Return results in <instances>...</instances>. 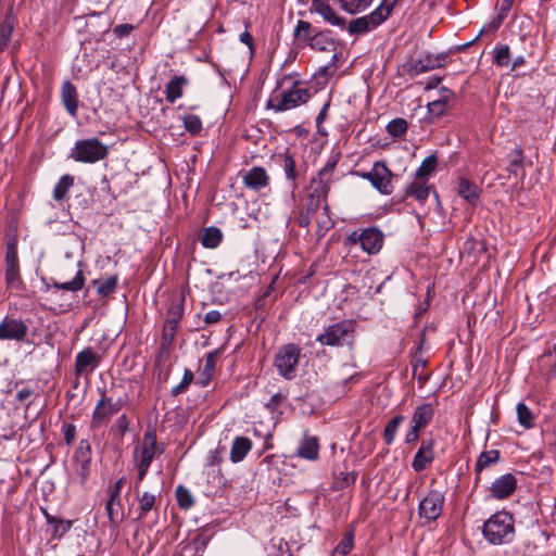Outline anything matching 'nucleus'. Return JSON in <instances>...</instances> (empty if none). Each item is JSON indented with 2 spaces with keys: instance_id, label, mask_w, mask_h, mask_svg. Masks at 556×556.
<instances>
[{
  "instance_id": "nucleus-1",
  "label": "nucleus",
  "mask_w": 556,
  "mask_h": 556,
  "mask_svg": "<svg viewBox=\"0 0 556 556\" xmlns=\"http://www.w3.org/2000/svg\"><path fill=\"white\" fill-rule=\"evenodd\" d=\"M483 538L493 545L509 544L515 538V520L510 513H494L482 526Z\"/></svg>"
},
{
  "instance_id": "nucleus-2",
  "label": "nucleus",
  "mask_w": 556,
  "mask_h": 556,
  "mask_svg": "<svg viewBox=\"0 0 556 556\" xmlns=\"http://www.w3.org/2000/svg\"><path fill=\"white\" fill-rule=\"evenodd\" d=\"M356 324L354 320L344 319L328 326L323 333L317 336L316 341L321 345L331 348L348 346L354 349Z\"/></svg>"
},
{
  "instance_id": "nucleus-3",
  "label": "nucleus",
  "mask_w": 556,
  "mask_h": 556,
  "mask_svg": "<svg viewBox=\"0 0 556 556\" xmlns=\"http://www.w3.org/2000/svg\"><path fill=\"white\" fill-rule=\"evenodd\" d=\"M395 0H383L370 14L352 20L348 26L351 35L366 34L381 25L391 14Z\"/></svg>"
},
{
  "instance_id": "nucleus-4",
  "label": "nucleus",
  "mask_w": 556,
  "mask_h": 556,
  "mask_svg": "<svg viewBox=\"0 0 556 556\" xmlns=\"http://www.w3.org/2000/svg\"><path fill=\"white\" fill-rule=\"evenodd\" d=\"M309 98V90L301 87L299 81H294L289 90L271 96L267 106L276 112H283L306 103Z\"/></svg>"
},
{
  "instance_id": "nucleus-5",
  "label": "nucleus",
  "mask_w": 556,
  "mask_h": 556,
  "mask_svg": "<svg viewBox=\"0 0 556 556\" xmlns=\"http://www.w3.org/2000/svg\"><path fill=\"white\" fill-rule=\"evenodd\" d=\"M108 154L109 148L93 137L76 141L70 157L80 163H97L105 159Z\"/></svg>"
},
{
  "instance_id": "nucleus-6",
  "label": "nucleus",
  "mask_w": 556,
  "mask_h": 556,
  "mask_svg": "<svg viewBox=\"0 0 556 556\" xmlns=\"http://www.w3.org/2000/svg\"><path fill=\"white\" fill-rule=\"evenodd\" d=\"M301 357V349L293 343L282 345L277 352L274 365L279 375L287 380L295 377V369Z\"/></svg>"
},
{
  "instance_id": "nucleus-7",
  "label": "nucleus",
  "mask_w": 556,
  "mask_h": 556,
  "mask_svg": "<svg viewBox=\"0 0 556 556\" xmlns=\"http://www.w3.org/2000/svg\"><path fill=\"white\" fill-rule=\"evenodd\" d=\"M125 405V400L117 399L113 401L104 391H101V397L98 401L91 417V428L97 429L105 426L110 419L116 415Z\"/></svg>"
},
{
  "instance_id": "nucleus-8",
  "label": "nucleus",
  "mask_w": 556,
  "mask_h": 556,
  "mask_svg": "<svg viewBox=\"0 0 556 556\" xmlns=\"http://www.w3.org/2000/svg\"><path fill=\"white\" fill-rule=\"evenodd\" d=\"M356 174L363 179L370 181L372 187L380 193L389 195L393 192V187L391 184L393 174L386 165V163L377 161L374 163L371 170Z\"/></svg>"
},
{
  "instance_id": "nucleus-9",
  "label": "nucleus",
  "mask_w": 556,
  "mask_h": 556,
  "mask_svg": "<svg viewBox=\"0 0 556 556\" xmlns=\"http://www.w3.org/2000/svg\"><path fill=\"white\" fill-rule=\"evenodd\" d=\"M163 452V446L157 444L155 432L147 430L142 440L135 446L134 458L136 463L150 467L155 455Z\"/></svg>"
},
{
  "instance_id": "nucleus-10",
  "label": "nucleus",
  "mask_w": 556,
  "mask_h": 556,
  "mask_svg": "<svg viewBox=\"0 0 556 556\" xmlns=\"http://www.w3.org/2000/svg\"><path fill=\"white\" fill-rule=\"evenodd\" d=\"M444 502L443 492L434 489L430 490L419 502V517L428 521H435L442 515Z\"/></svg>"
},
{
  "instance_id": "nucleus-11",
  "label": "nucleus",
  "mask_w": 556,
  "mask_h": 556,
  "mask_svg": "<svg viewBox=\"0 0 556 556\" xmlns=\"http://www.w3.org/2000/svg\"><path fill=\"white\" fill-rule=\"evenodd\" d=\"M339 162V154L331 155L325 166L317 173L315 177L311 179L309 189L316 191H323L324 194L328 195L330 191V184L332 182V177L334 173V168Z\"/></svg>"
},
{
  "instance_id": "nucleus-12",
  "label": "nucleus",
  "mask_w": 556,
  "mask_h": 556,
  "mask_svg": "<svg viewBox=\"0 0 556 556\" xmlns=\"http://www.w3.org/2000/svg\"><path fill=\"white\" fill-rule=\"evenodd\" d=\"M28 333V326L22 320L5 316L0 323V341H24Z\"/></svg>"
},
{
  "instance_id": "nucleus-13",
  "label": "nucleus",
  "mask_w": 556,
  "mask_h": 556,
  "mask_svg": "<svg viewBox=\"0 0 556 556\" xmlns=\"http://www.w3.org/2000/svg\"><path fill=\"white\" fill-rule=\"evenodd\" d=\"M434 445L435 440L432 438L420 441V445L412 462V468L415 472H421L432 464L435 458Z\"/></svg>"
},
{
  "instance_id": "nucleus-14",
  "label": "nucleus",
  "mask_w": 556,
  "mask_h": 556,
  "mask_svg": "<svg viewBox=\"0 0 556 556\" xmlns=\"http://www.w3.org/2000/svg\"><path fill=\"white\" fill-rule=\"evenodd\" d=\"M446 55L441 54H426L418 60L412 61L407 64V73L410 76H418L429 71L440 68L444 65Z\"/></svg>"
},
{
  "instance_id": "nucleus-15",
  "label": "nucleus",
  "mask_w": 556,
  "mask_h": 556,
  "mask_svg": "<svg viewBox=\"0 0 556 556\" xmlns=\"http://www.w3.org/2000/svg\"><path fill=\"white\" fill-rule=\"evenodd\" d=\"M138 500L137 507V521H143L150 513L154 511L157 514L159 506L157 504L161 502V493H152L149 491H144L142 493H136Z\"/></svg>"
},
{
  "instance_id": "nucleus-16",
  "label": "nucleus",
  "mask_w": 556,
  "mask_h": 556,
  "mask_svg": "<svg viewBox=\"0 0 556 556\" xmlns=\"http://www.w3.org/2000/svg\"><path fill=\"white\" fill-rule=\"evenodd\" d=\"M517 488V480L514 475L505 473L497 479L490 486V494L496 500H504L509 497Z\"/></svg>"
},
{
  "instance_id": "nucleus-17",
  "label": "nucleus",
  "mask_w": 556,
  "mask_h": 556,
  "mask_svg": "<svg viewBox=\"0 0 556 556\" xmlns=\"http://www.w3.org/2000/svg\"><path fill=\"white\" fill-rule=\"evenodd\" d=\"M101 362V356L91 348H87L79 352L75 358V374L81 376L91 372Z\"/></svg>"
},
{
  "instance_id": "nucleus-18",
  "label": "nucleus",
  "mask_w": 556,
  "mask_h": 556,
  "mask_svg": "<svg viewBox=\"0 0 556 556\" xmlns=\"http://www.w3.org/2000/svg\"><path fill=\"white\" fill-rule=\"evenodd\" d=\"M75 460L77 463L76 473L80 479V483L85 484L90 475V445L87 441H80L79 446L75 454Z\"/></svg>"
},
{
  "instance_id": "nucleus-19",
  "label": "nucleus",
  "mask_w": 556,
  "mask_h": 556,
  "mask_svg": "<svg viewBox=\"0 0 556 556\" xmlns=\"http://www.w3.org/2000/svg\"><path fill=\"white\" fill-rule=\"evenodd\" d=\"M276 161L281 166L291 190H296L299 188L298 179L300 177V172L296 168L294 157L289 152H285L278 154L276 156Z\"/></svg>"
},
{
  "instance_id": "nucleus-20",
  "label": "nucleus",
  "mask_w": 556,
  "mask_h": 556,
  "mask_svg": "<svg viewBox=\"0 0 556 556\" xmlns=\"http://www.w3.org/2000/svg\"><path fill=\"white\" fill-rule=\"evenodd\" d=\"M361 247L368 254H377L383 244V233L375 228H366L361 231Z\"/></svg>"
},
{
  "instance_id": "nucleus-21",
  "label": "nucleus",
  "mask_w": 556,
  "mask_h": 556,
  "mask_svg": "<svg viewBox=\"0 0 556 556\" xmlns=\"http://www.w3.org/2000/svg\"><path fill=\"white\" fill-rule=\"evenodd\" d=\"M61 101L66 112L76 117L79 106V97L77 88L70 80H65L61 87Z\"/></svg>"
},
{
  "instance_id": "nucleus-22",
  "label": "nucleus",
  "mask_w": 556,
  "mask_h": 556,
  "mask_svg": "<svg viewBox=\"0 0 556 556\" xmlns=\"http://www.w3.org/2000/svg\"><path fill=\"white\" fill-rule=\"evenodd\" d=\"M243 184L251 190L258 191L269 184V176L264 167L253 166L243 176Z\"/></svg>"
},
{
  "instance_id": "nucleus-23",
  "label": "nucleus",
  "mask_w": 556,
  "mask_h": 556,
  "mask_svg": "<svg viewBox=\"0 0 556 556\" xmlns=\"http://www.w3.org/2000/svg\"><path fill=\"white\" fill-rule=\"evenodd\" d=\"M189 79L185 75L175 76L165 87V99L168 103L173 104L175 101L182 97L184 87L188 86Z\"/></svg>"
},
{
  "instance_id": "nucleus-24",
  "label": "nucleus",
  "mask_w": 556,
  "mask_h": 556,
  "mask_svg": "<svg viewBox=\"0 0 556 556\" xmlns=\"http://www.w3.org/2000/svg\"><path fill=\"white\" fill-rule=\"evenodd\" d=\"M296 454L301 458L316 460L319 456L318 439L316 437L305 435L298 447Z\"/></svg>"
},
{
  "instance_id": "nucleus-25",
  "label": "nucleus",
  "mask_w": 556,
  "mask_h": 556,
  "mask_svg": "<svg viewBox=\"0 0 556 556\" xmlns=\"http://www.w3.org/2000/svg\"><path fill=\"white\" fill-rule=\"evenodd\" d=\"M433 416L434 409L432 405L429 403H424L416 407L410 420V425L422 430L431 422Z\"/></svg>"
},
{
  "instance_id": "nucleus-26",
  "label": "nucleus",
  "mask_w": 556,
  "mask_h": 556,
  "mask_svg": "<svg viewBox=\"0 0 556 556\" xmlns=\"http://www.w3.org/2000/svg\"><path fill=\"white\" fill-rule=\"evenodd\" d=\"M457 192L459 197L472 205H476L480 198L479 187L467 178H460L458 180Z\"/></svg>"
},
{
  "instance_id": "nucleus-27",
  "label": "nucleus",
  "mask_w": 556,
  "mask_h": 556,
  "mask_svg": "<svg viewBox=\"0 0 556 556\" xmlns=\"http://www.w3.org/2000/svg\"><path fill=\"white\" fill-rule=\"evenodd\" d=\"M501 457L500 451L497 450H490L482 452L476 462L475 465V473H476V483L480 480V475L483 471V469L491 467L498 463Z\"/></svg>"
},
{
  "instance_id": "nucleus-28",
  "label": "nucleus",
  "mask_w": 556,
  "mask_h": 556,
  "mask_svg": "<svg viewBox=\"0 0 556 556\" xmlns=\"http://www.w3.org/2000/svg\"><path fill=\"white\" fill-rule=\"evenodd\" d=\"M252 441L247 437H236L231 448H230V459L232 463H239L243 460L247 454L252 448Z\"/></svg>"
},
{
  "instance_id": "nucleus-29",
  "label": "nucleus",
  "mask_w": 556,
  "mask_h": 556,
  "mask_svg": "<svg viewBox=\"0 0 556 556\" xmlns=\"http://www.w3.org/2000/svg\"><path fill=\"white\" fill-rule=\"evenodd\" d=\"M431 188L427 185V180L415 179L405 191L406 197H412L420 203H425L428 199Z\"/></svg>"
},
{
  "instance_id": "nucleus-30",
  "label": "nucleus",
  "mask_w": 556,
  "mask_h": 556,
  "mask_svg": "<svg viewBox=\"0 0 556 556\" xmlns=\"http://www.w3.org/2000/svg\"><path fill=\"white\" fill-rule=\"evenodd\" d=\"M312 9L320 14L326 22H328L331 25L344 27L345 26V20L343 17L338 16L331 7L329 5L328 1H323L316 4L312 5Z\"/></svg>"
},
{
  "instance_id": "nucleus-31",
  "label": "nucleus",
  "mask_w": 556,
  "mask_h": 556,
  "mask_svg": "<svg viewBox=\"0 0 556 556\" xmlns=\"http://www.w3.org/2000/svg\"><path fill=\"white\" fill-rule=\"evenodd\" d=\"M45 291H50L51 287L55 288L58 290H65V291H72L77 292L81 290L85 286V276L81 270H78L75 275V277L71 281L66 282H56L53 281L52 285L46 283Z\"/></svg>"
},
{
  "instance_id": "nucleus-32",
  "label": "nucleus",
  "mask_w": 556,
  "mask_h": 556,
  "mask_svg": "<svg viewBox=\"0 0 556 556\" xmlns=\"http://www.w3.org/2000/svg\"><path fill=\"white\" fill-rule=\"evenodd\" d=\"M105 511L113 529H117L124 520V511L121 501L108 498Z\"/></svg>"
},
{
  "instance_id": "nucleus-33",
  "label": "nucleus",
  "mask_w": 556,
  "mask_h": 556,
  "mask_svg": "<svg viewBox=\"0 0 556 556\" xmlns=\"http://www.w3.org/2000/svg\"><path fill=\"white\" fill-rule=\"evenodd\" d=\"M184 311H185V299L182 296L174 298L170 301L165 324L177 327L180 319L182 318Z\"/></svg>"
},
{
  "instance_id": "nucleus-34",
  "label": "nucleus",
  "mask_w": 556,
  "mask_h": 556,
  "mask_svg": "<svg viewBox=\"0 0 556 556\" xmlns=\"http://www.w3.org/2000/svg\"><path fill=\"white\" fill-rule=\"evenodd\" d=\"M327 197L323 191L318 192L308 188L304 212L308 213V215H315L321 205L326 203Z\"/></svg>"
},
{
  "instance_id": "nucleus-35",
  "label": "nucleus",
  "mask_w": 556,
  "mask_h": 556,
  "mask_svg": "<svg viewBox=\"0 0 556 556\" xmlns=\"http://www.w3.org/2000/svg\"><path fill=\"white\" fill-rule=\"evenodd\" d=\"M222 239V230L217 227L211 226L203 229L200 237V242L206 249H215L219 245Z\"/></svg>"
},
{
  "instance_id": "nucleus-36",
  "label": "nucleus",
  "mask_w": 556,
  "mask_h": 556,
  "mask_svg": "<svg viewBox=\"0 0 556 556\" xmlns=\"http://www.w3.org/2000/svg\"><path fill=\"white\" fill-rule=\"evenodd\" d=\"M404 420L405 417L403 415H396L387 422L383 429V441L387 445L393 444L397 430Z\"/></svg>"
},
{
  "instance_id": "nucleus-37",
  "label": "nucleus",
  "mask_w": 556,
  "mask_h": 556,
  "mask_svg": "<svg viewBox=\"0 0 556 556\" xmlns=\"http://www.w3.org/2000/svg\"><path fill=\"white\" fill-rule=\"evenodd\" d=\"M5 283L11 289H21L23 286L18 263L5 264Z\"/></svg>"
},
{
  "instance_id": "nucleus-38",
  "label": "nucleus",
  "mask_w": 556,
  "mask_h": 556,
  "mask_svg": "<svg viewBox=\"0 0 556 556\" xmlns=\"http://www.w3.org/2000/svg\"><path fill=\"white\" fill-rule=\"evenodd\" d=\"M74 185V177L66 174L62 176L53 189V199L55 201H63L67 197L68 190Z\"/></svg>"
},
{
  "instance_id": "nucleus-39",
  "label": "nucleus",
  "mask_w": 556,
  "mask_h": 556,
  "mask_svg": "<svg viewBox=\"0 0 556 556\" xmlns=\"http://www.w3.org/2000/svg\"><path fill=\"white\" fill-rule=\"evenodd\" d=\"M219 354L220 352L218 349L211 351L206 354L205 364L202 371V376L205 377V379L202 381L203 386H206L208 381L212 379Z\"/></svg>"
},
{
  "instance_id": "nucleus-40",
  "label": "nucleus",
  "mask_w": 556,
  "mask_h": 556,
  "mask_svg": "<svg viewBox=\"0 0 556 556\" xmlns=\"http://www.w3.org/2000/svg\"><path fill=\"white\" fill-rule=\"evenodd\" d=\"M438 159L434 154L427 156L416 170V178L427 180L428 177L435 170Z\"/></svg>"
},
{
  "instance_id": "nucleus-41",
  "label": "nucleus",
  "mask_w": 556,
  "mask_h": 556,
  "mask_svg": "<svg viewBox=\"0 0 556 556\" xmlns=\"http://www.w3.org/2000/svg\"><path fill=\"white\" fill-rule=\"evenodd\" d=\"M13 29L14 18L11 15H7L0 25V50H3L10 42Z\"/></svg>"
},
{
  "instance_id": "nucleus-42",
  "label": "nucleus",
  "mask_w": 556,
  "mask_h": 556,
  "mask_svg": "<svg viewBox=\"0 0 556 556\" xmlns=\"http://www.w3.org/2000/svg\"><path fill=\"white\" fill-rule=\"evenodd\" d=\"M523 167V151L521 147L517 146L511 150L509 154V164L507 170L515 176L518 175V172Z\"/></svg>"
},
{
  "instance_id": "nucleus-43",
  "label": "nucleus",
  "mask_w": 556,
  "mask_h": 556,
  "mask_svg": "<svg viewBox=\"0 0 556 556\" xmlns=\"http://www.w3.org/2000/svg\"><path fill=\"white\" fill-rule=\"evenodd\" d=\"M354 545V534L352 531H348L344 533L341 541L334 547L332 555L333 556H346L353 548Z\"/></svg>"
},
{
  "instance_id": "nucleus-44",
  "label": "nucleus",
  "mask_w": 556,
  "mask_h": 556,
  "mask_svg": "<svg viewBox=\"0 0 556 556\" xmlns=\"http://www.w3.org/2000/svg\"><path fill=\"white\" fill-rule=\"evenodd\" d=\"M118 278L116 275L110 276L104 280H94L93 285L97 286L98 294L106 296L113 293L117 287Z\"/></svg>"
},
{
  "instance_id": "nucleus-45",
  "label": "nucleus",
  "mask_w": 556,
  "mask_h": 556,
  "mask_svg": "<svg viewBox=\"0 0 556 556\" xmlns=\"http://www.w3.org/2000/svg\"><path fill=\"white\" fill-rule=\"evenodd\" d=\"M407 129V121L401 117L390 121L387 125V131L393 138H401L406 134Z\"/></svg>"
},
{
  "instance_id": "nucleus-46",
  "label": "nucleus",
  "mask_w": 556,
  "mask_h": 556,
  "mask_svg": "<svg viewBox=\"0 0 556 556\" xmlns=\"http://www.w3.org/2000/svg\"><path fill=\"white\" fill-rule=\"evenodd\" d=\"M517 416L519 424L526 429H530L534 424V416L525 403L517 404Z\"/></svg>"
},
{
  "instance_id": "nucleus-47",
  "label": "nucleus",
  "mask_w": 556,
  "mask_h": 556,
  "mask_svg": "<svg viewBox=\"0 0 556 556\" xmlns=\"http://www.w3.org/2000/svg\"><path fill=\"white\" fill-rule=\"evenodd\" d=\"M341 8L350 13L355 14L367 9L372 0H339Z\"/></svg>"
},
{
  "instance_id": "nucleus-48",
  "label": "nucleus",
  "mask_w": 556,
  "mask_h": 556,
  "mask_svg": "<svg viewBox=\"0 0 556 556\" xmlns=\"http://www.w3.org/2000/svg\"><path fill=\"white\" fill-rule=\"evenodd\" d=\"M510 49L507 45H498L494 49V63L497 66L506 67L510 64Z\"/></svg>"
},
{
  "instance_id": "nucleus-49",
  "label": "nucleus",
  "mask_w": 556,
  "mask_h": 556,
  "mask_svg": "<svg viewBox=\"0 0 556 556\" xmlns=\"http://www.w3.org/2000/svg\"><path fill=\"white\" fill-rule=\"evenodd\" d=\"M176 498L178 506L182 509H189L194 505V498L191 492L184 485H178L176 489Z\"/></svg>"
},
{
  "instance_id": "nucleus-50",
  "label": "nucleus",
  "mask_w": 556,
  "mask_h": 556,
  "mask_svg": "<svg viewBox=\"0 0 556 556\" xmlns=\"http://www.w3.org/2000/svg\"><path fill=\"white\" fill-rule=\"evenodd\" d=\"M184 127L192 135H199L203 128L202 121L198 115L187 114L182 117Z\"/></svg>"
},
{
  "instance_id": "nucleus-51",
  "label": "nucleus",
  "mask_w": 556,
  "mask_h": 556,
  "mask_svg": "<svg viewBox=\"0 0 556 556\" xmlns=\"http://www.w3.org/2000/svg\"><path fill=\"white\" fill-rule=\"evenodd\" d=\"M311 29H312V25L309 22H306V21H298L296 23V26L294 28V38L301 42H308L311 41V38L313 36H311Z\"/></svg>"
},
{
  "instance_id": "nucleus-52",
  "label": "nucleus",
  "mask_w": 556,
  "mask_h": 556,
  "mask_svg": "<svg viewBox=\"0 0 556 556\" xmlns=\"http://www.w3.org/2000/svg\"><path fill=\"white\" fill-rule=\"evenodd\" d=\"M309 46L319 51H328L333 46V41L325 33H318L311 38Z\"/></svg>"
},
{
  "instance_id": "nucleus-53",
  "label": "nucleus",
  "mask_w": 556,
  "mask_h": 556,
  "mask_svg": "<svg viewBox=\"0 0 556 556\" xmlns=\"http://www.w3.org/2000/svg\"><path fill=\"white\" fill-rule=\"evenodd\" d=\"M193 378H194V375H193L192 370H190L188 368L185 369L184 377H182L181 381L177 386L172 388L170 394L173 396H177V395L184 393L185 391H187L189 386L193 381Z\"/></svg>"
},
{
  "instance_id": "nucleus-54",
  "label": "nucleus",
  "mask_w": 556,
  "mask_h": 556,
  "mask_svg": "<svg viewBox=\"0 0 556 556\" xmlns=\"http://www.w3.org/2000/svg\"><path fill=\"white\" fill-rule=\"evenodd\" d=\"M177 332V327L164 324L162 338H161V346L162 349H167L172 345L175 336Z\"/></svg>"
},
{
  "instance_id": "nucleus-55",
  "label": "nucleus",
  "mask_w": 556,
  "mask_h": 556,
  "mask_svg": "<svg viewBox=\"0 0 556 556\" xmlns=\"http://www.w3.org/2000/svg\"><path fill=\"white\" fill-rule=\"evenodd\" d=\"M318 235L324 236L330 228L333 227L334 223L329 217V206L324 205L323 218L318 220Z\"/></svg>"
},
{
  "instance_id": "nucleus-56",
  "label": "nucleus",
  "mask_w": 556,
  "mask_h": 556,
  "mask_svg": "<svg viewBox=\"0 0 556 556\" xmlns=\"http://www.w3.org/2000/svg\"><path fill=\"white\" fill-rule=\"evenodd\" d=\"M13 263H18L17 247H16V242L14 240L9 241L7 243L5 258H4V264H13Z\"/></svg>"
},
{
  "instance_id": "nucleus-57",
  "label": "nucleus",
  "mask_w": 556,
  "mask_h": 556,
  "mask_svg": "<svg viewBox=\"0 0 556 556\" xmlns=\"http://www.w3.org/2000/svg\"><path fill=\"white\" fill-rule=\"evenodd\" d=\"M72 528V521L61 520L53 525V538H62Z\"/></svg>"
},
{
  "instance_id": "nucleus-58",
  "label": "nucleus",
  "mask_w": 556,
  "mask_h": 556,
  "mask_svg": "<svg viewBox=\"0 0 556 556\" xmlns=\"http://www.w3.org/2000/svg\"><path fill=\"white\" fill-rule=\"evenodd\" d=\"M425 339H426V331L422 330L419 333V343L416 346L415 354H414L416 365L420 364L421 366H426V364H427V361L424 359L421 356H419V354L421 353L422 348H424Z\"/></svg>"
},
{
  "instance_id": "nucleus-59",
  "label": "nucleus",
  "mask_w": 556,
  "mask_h": 556,
  "mask_svg": "<svg viewBox=\"0 0 556 556\" xmlns=\"http://www.w3.org/2000/svg\"><path fill=\"white\" fill-rule=\"evenodd\" d=\"M62 432L66 444H72L76 435V427L73 424H63Z\"/></svg>"
},
{
  "instance_id": "nucleus-60",
  "label": "nucleus",
  "mask_w": 556,
  "mask_h": 556,
  "mask_svg": "<svg viewBox=\"0 0 556 556\" xmlns=\"http://www.w3.org/2000/svg\"><path fill=\"white\" fill-rule=\"evenodd\" d=\"M126 479L125 477L119 478L115 484L110 489V495L109 498L121 501V492L122 488L125 484Z\"/></svg>"
},
{
  "instance_id": "nucleus-61",
  "label": "nucleus",
  "mask_w": 556,
  "mask_h": 556,
  "mask_svg": "<svg viewBox=\"0 0 556 556\" xmlns=\"http://www.w3.org/2000/svg\"><path fill=\"white\" fill-rule=\"evenodd\" d=\"M129 427V418L126 414H122L115 421L113 429L118 430L122 434H124Z\"/></svg>"
},
{
  "instance_id": "nucleus-62",
  "label": "nucleus",
  "mask_w": 556,
  "mask_h": 556,
  "mask_svg": "<svg viewBox=\"0 0 556 556\" xmlns=\"http://www.w3.org/2000/svg\"><path fill=\"white\" fill-rule=\"evenodd\" d=\"M208 540L210 538L203 533L197 534L192 540L195 552L199 553L200 551H203L206 547Z\"/></svg>"
},
{
  "instance_id": "nucleus-63",
  "label": "nucleus",
  "mask_w": 556,
  "mask_h": 556,
  "mask_svg": "<svg viewBox=\"0 0 556 556\" xmlns=\"http://www.w3.org/2000/svg\"><path fill=\"white\" fill-rule=\"evenodd\" d=\"M420 431H421V429L416 428V427L410 425L408 431L405 434L404 442L406 444L416 443L418 441V439H419Z\"/></svg>"
},
{
  "instance_id": "nucleus-64",
  "label": "nucleus",
  "mask_w": 556,
  "mask_h": 556,
  "mask_svg": "<svg viewBox=\"0 0 556 556\" xmlns=\"http://www.w3.org/2000/svg\"><path fill=\"white\" fill-rule=\"evenodd\" d=\"M134 29L135 26L131 24H118L114 27L113 33L122 38L128 36Z\"/></svg>"
}]
</instances>
